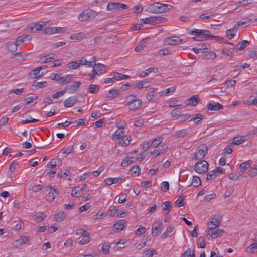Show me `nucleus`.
Instances as JSON below:
<instances>
[{
    "instance_id": "2f4dec72",
    "label": "nucleus",
    "mask_w": 257,
    "mask_h": 257,
    "mask_svg": "<svg viewBox=\"0 0 257 257\" xmlns=\"http://www.w3.org/2000/svg\"><path fill=\"white\" fill-rule=\"evenodd\" d=\"M99 246H101V250L104 254H109V249L111 247V245L109 242H106L101 244Z\"/></svg>"
},
{
    "instance_id": "9d476101",
    "label": "nucleus",
    "mask_w": 257,
    "mask_h": 257,
    "mask_svg": "<svg viewBox=\"0 0 257 257\" xmlns=\"http://www.w3.org/2000/svg\"><path fill=\"white\" fill-rule=\"evenodd\" d=\"M46 190L47 191L49 192L46 196V199L50 202L53 201L55 198L56 195L55 194H59V192L56 189L51 186H47Z\"/></svg>"
},
{
    "instance_id": "79ce46f5",
    "label": "nucleus",
    "mask_w": 257,
    "mask_h": 257,
    "mask_svg": "<svg viewBox=\"0 0 257 257\" xmlns=\"http://www.w3.org/2000/svg\"><path fill=\"white\" fill-rule=\"evenodd\" d=\"M163 205L164 207L163 208V210L164 211H166V214H168L172 209V206L170 204V202L168 201H166L164 202Z\"/></svg>"
},
{
    "instance_id": "aec40b11",
    "label": "nucleus",
    "mask_w": 257,
    "mask_h": 257,
    "mask_svg": "<svg viewBox=\"0 0 257 257\" xmlns=\"http://www.w3.org/2000/svg\"><path fill=\"white\" fill-rule=\"evenodd\" d=\"M122 178L120 177H117L115 178L109 177L104 180L105 183L107 185L110 186L113 184L118 183L119 181H121Z\"/></svg>"
},
{
    "instance_id": "338daca9",
    "label": "nucleus",
    "mask_w": 257,
    "mask_h": 257,
    "mask_svg": "<svg viewBox=\"0 0 257 257\" xmlns=\"http://www.w3.org/2000/svg\"><path fill=\"white\" fill-rule=\"evenodd\" d=\"M236 81L235 80H227L225 82L226 85V88H228L230 87H234L235 85Z\"/></svg>"
},
{
    "instance_id": "ea45409f",
    "label": "nucleus",
    "mask_w": 257,
    "mask_h": 257,
    "mask_svg": "<svg viewBox=\"0 0 257 257\" xmlns=\"http://www.w3.org/2000/svg\"><path fill=\"white\" fill-rule=\"evenodd\" d=\"M157 251L153 248L149 249L144 252L143 255L145 257H152L154 254H157Z\"/></svg>"
},
{
    "instance_id": "0eeeda50",
    "label": "nucleus",
    "mask_w": 257,
    "mask_h": 257,
    "mask_svg": "<svg viewBox=\"0 0 257 257\" xmlns=\"http://www.w3.org/2000/svg\"><path fill=\"white\" fill-rule=\"evenodd\" d=\"M97 13L92 10H84L82 11L78 16V19L81 22H85L90 18H95Z\"/></svg>"
},
{
    "instance_id": "cd10ccee",
    "label": "nucleus",
    "mask_w": 257,
    "mask_h": 257,
    "mask_svg": "<svg viewBox=\"0 0 257 257\" xmlns=\"http://www.w3.org/2000/svg\"><path fill=\"white\" fill-rule=\"evenodd\" d=\"M47 25V22H43L42 24H40L39 23H35L34 24L33 27H30V31L34 32V29H35L36 31H39L42 30V29L44 27V26H46Z\"/></svg>"
},
{
    "instance_id": "a878e982",
    "label": "nucleus",
    "mask_w": 257,
    "mask_h": 257,
    "mask_svg": "<svg viewBox=\"0 0 257 257\" xmlns=\"http://www.w3.org/2000/svg\"><path fill=\"white\" fill-rule=\"evenodd\" d=\"M43 67H46V66H40L37 68L36 69H34L30 73V76L31 78H37L40 76L39 73L40 71L43 68Z\"/></svg>"
},
{
    "instance_id": "f257e3e1",
    "label": "nucleus",
    "mask_w": 257,
    "mask_h": 257,
    "mask_svg": "<svg viewBox=\"0 0 257 257\" xmlns=\"http://www.w3.org/2000/svg\"><path fill=\"white\" fill-rule=\"evenodd\" d=\"M173 6L159 2L154 3L150 4L148 7L147 10L152 13H162L171 10Z\"/></svg>"
},
{
    "instance_id": "39448f33",
    "label": "nucleus",
    "mask_w": 257,
    "mask_h": 257,
    "mask_svg": "<svg viewBox=\"0 0 257 257\" xmlns=\"http://www.w3.org/2000/svg\"><path fill=\"white\" fill-rule=\"evenodd\" d=\"M166 18L160 16L149 17L140 19V22L144 24L154 25L166 21Z\"/></svg>"
},
{
    "instance_id": "1a4fd4ad",
    "label": "nucleus",
    "mask_w": 257,
    "mask_h": 257,
    "mask_svg": "<svg viewBox=\"0 0 257 257\" xmlns=\"http://www.w3.org/2000/svg\"><path fill=\"white\" fill-rule=\"evenodd\" d=\"M67 30V28L66 27H46L44 30V33L45 34L52 35L57 33H64Z\"/></svg>"
},
{
    "instance_id": "7c9ffc66",
    "label": "nucleus",
    "mask_w": 257,
    "mask_h": 257,
    "mask_svg": "<svg viewBox=\"0 0 257 257\" xmlns=\"http://www.w3.org/2000/svg\"><path fill=\"white\" fill-rule=\"evenodd\" d=\"M6 46L10 51L11 52L16 51L17 50L18 45L15 41H10L6 43Z\"/></svg>"
},
{
    "instance_id": "393cba45",
    "label": "nucleus",
    "mask_w": 257,
    "mask_h": 257,
    "mask_svg": "<svg viewBox=\"0 0 257 257\" xmlns=\"http://www.w3.org/2000/svg\"><path fill=\"white\" fill-rule=\"evenodd\" d=\"M149 39V38H146L145 39H143L141 41L139 42L138 44L135 48V50L136 52H140L145 47L147 41Z\"/></svg>"
},
{
    "instance_id": "a211bd4d",
    "label": "nucleus",
    "mask_w": 257,
    "mask_h": 257,
    "mask_svg": "<svg viewBox=\"0 0 257 257\" xmlns=\"http://www.w3.org/2000/svg\"><path fill=\"white\" fill-rule=\"evenodd\" d=\"M157 148H158L157 149H155L153 151L151 152V155H154L155 156H158L161 153L164 152L168 148V146L166 144H163Z\"/></svg>"
},
{
    "instance_id": "680f3d73",
    "label": "nucleus",
    "mask_w": 257,
    "mask_h": 257,
    "mask_svg": "<svg viewBox=\"0 0 257 257\" xmlns=\"http://www.w3.org/2000/svg\"><path fill=\"white\" fill-rule=\"evenodd\" d=\"M73 146H68V147L63 148L61 151L63 154L68 155L70 154L73 151Z\"/></svg>"
},
{
    "instance_id": "0e129e2a",
    "label": "nucleus",
    "mask_w": 257,
    "mask_h": 257,
    "mask_svg": "<svg viewBox=\"0 0 257 257\" xmlns=\"http://www.w3.org/2000/svg\"><path fill=\"white\" fill-rule=\"evenodd\" d=\"M33 85L36 87H39L40 88L45 87L47 85L46 81H42V82H36L34 81L33 83Z\"/></svg>"
},
{
    "instance_id": "f3484780",
    "label": "nucleus",
    "mask_w": 257,
    "mask_h": 257,
    "mask_svg": "<svg viewBox=\"0 0 257 257\" xmlns=\"http://www.w3.org/2000/svg\"><path fill=\"white\" fill-rule=\"evenodd\" d=\"M157 88H151L148 90V93L146 94V98L149 101H153L156 95Z\"/></svg>"
},
{
    "instance_id": "412c9836",
    "label": "nucleus",
    "mask_w": 257,
    "mask_h": 257,
    "mask_svg": "<svg viewBox=\"0 0 257 257\" xmlns=\"http://www.w3.org/2000/svg\"><path fill=\"white\" fill-rule=\"evenodd\" d=\"M158 72V70L157 68H150L145 70L144 71H142L140 72L139 76L141 77H147L150 73H157Z\"/></svg>"
},
{
    "instance_id": "052dcab7",
    "label": "nucleus",
    "mask_w": 257,
    "mask_h": 257,
    "mask_svg": "<svg viewBox=\"0 0 257 257\" xmlns=\"http://www.w3.org/2000/svg\"><path fill=\"white\" fill-rule=\"evenodd\" d=\"M176 89V87H174V86L170 87L169 88H167V89H166L165 92V96H168L170 94H172L174 93L175 92Z\"/></svg>"
},
{
    "instance_id": "13d9d810",
    "label": "nucleus",
    "mask_w": 257,
    "mask_h": 257,
    "mask_svg": "<svg viewBox=\"0 0 257 257\" xmlns=\"http://www.w3.org/2000/svg\"><path fill=\"white\" fill-rule=\"evenodd\" d=\"M216 176H216L215 173L214 172V171H211L208 173L207 177H206V180L207 181L211 180L212 179H215Z\"/></svg>"
},
{
    "instance_id": "58836bf2",
    "label": "nucleus",
    "mask_w": 257,
    "mask_h": 257,
    "mask_svg": "<svg viewBox=\"0 0 257 257\" xmlns=\"http://www.w3.org/2000/svg\"><path fill=\"white\" fill-rule=\"evenodd\" d=\"M85 37L84 33L80 32L72 35L70 37V39L72 40H81Z\"/></svg>"
},
{
    "instance_id": "bb28decb",
    "label": "nucleus",
    "mask_w": 257,
    "mask_h": 257,
    "mask_svg": "<svg viewBox=\"0 0 257 257\" xmlns=\"http://www.w3.org/2000/svg\"><path fill=\"white\" fill-rule=\"evenodd\" d=\"M238 28L237 27H234L232 29L227 30L226 32V36L230 39L233 38Z\"/></svg>"
},
{
    "instance_id": "6e6d98bb",
    "label": "nucleus",
    "mask_w": 257,
    "mask_h": 257,
    "mask_svg": "<svg viewBox=\"0 0 257 257\" xmlns=\"http://www.w3.org/2000/svg\"><path fill=\"white\" fill-rule=\"evenodd\" d=\"M181 257H195V254L194 252L192 253V251L190 249H188L182 254Z\"/></svg>"
},
{
    "instance_id": "6e6552de",
    "label": "nucleus",
    "mask_w": 257,
    "mask_h": 257,
    "mask_svg": "<svg viewBox=\"0 0 257 257\" xmlns=\"http://www.w3.org/2000/svg\"><path fill=\"white\" fill-rule=\"evenodd\" d=\"M224 233V230L223 229L208 228V230L206 231V236L208 238L211 237L215 239L223 235Z\"/></svg>"
},
{
    "instance_id": "b1692460",
    "label": "nucleus",
    "mask_w": 257,
    "mask_h": 257,
    "mask_svg": "<svg viewBox=\"0 0 257 257\" xmlns=\"http://www.w3.org/2000/svg\"><path fill=\"white\" fill-rule=\"evenodd\" d=\"M126 224V222L125 220H121L113 225L114 229L117 231H121L123 230L125 225Z\"/></svg>"
},
{
    "instance_id": "37998d69",
    "label": "nucleus",
    "mask_w": 257,
    "mask_h": 257,
    "mask_svg": "<svg viewBox=\"0 0 257 257\" xmlns=\"http://www.w3.org/2000/svg\"><path fill=\"white\" fill-rule=\"evenodd\" d=\"M187 134V130L186 128H183L180 130L176 131L175 133V135L179 138L184 137Z\"/></svg>"
},
{
    "instance_id": "864d4df0",
    "label": "nucleus",
    "mask_w": 257,
    "mask_h": 257,
    "mask_svg": "<svg viewBox=\"0 0 257 257\" xmlns=\"http://www.w3.org/2000/svg\"><path fill=\"white\" fill-rule=\"evenodd\" d=\"M131 174L134 176H138L140 174V167L138 165H136L133 167L131 170Z\"/></svg>"
},
{
    "instance_id": "473e14b6",
    "label": "nucleus",
    "mask_w": 257,
    "mask_h": 257,
    "mask_svg": "<svg viewBox=\"0 0 257 257\" xmlns=\"http://www.w3.org/2000/svg\"><path fill=\"white\" fill-rule=\"evenodd\" d=\"M111 75H113V78L117 80H125L130 77L129 76L127 75H124L119 73H112L111 74Z\"/></svg>"
},
{
    "instance_id": "e2e57ef3",
    "label": "nucleus",
    "mask_w": 257,
    "mask_h": 257,
    "mask_svg": "<svg viewBox=\"0 0 257 257\" xmlns=\"http://www.w3.org/2000/svg\"><path fill=\"white\" fill-rule=\"evenodd\" d=\"M141 186L143 188H150L152 186V181L150 180L143 181L141 183Z\"/></svg>"
},
{
    "instance_id": "c756f323",
    "label": "nucleus",
    "mask_w": 257,
    "mask_h": 257,
    "mask_svg": "<svg viewBox=\"0 0 257 257\" xmlns=\"http://www.w3.org/2000/svg\"><path fill=\"white\" fill-rule=\"evenodd\" d=\"M67 217V214L64 212H60L54 215L55 219L58 222L63 221Z\"/></svg>"
},
{
    "instance_id": "09e8293b",
    "label": "nucleus",
    "mask_w": 257,
    "mask_h": 257,
    "mask_svg": "<svg viewBox=\"0 0 257 257\" xmlns=\"http://www.w3.org/2000/svg\"><path fill=\"white\" fill-rule=\"evenodd\" d=\"M145 232V228L142 225H140L139 228L135 231V234L137 236H140L144 234Z\"/></svg>"
},
{
    "instance_id": "c03bdc74",
    "label": "nucleus",
    "mask_w": 257,
    "mask_h": 257,
    "mask_svg": "<svg viewBox=\"0 0 257 257\" xmlns=\"http://www.w3.org/2000/svg\"><path fill=\"white\" fill-rule=\"evenodd\" d=\"M201 180L198 176H194L192 179V185L195 187H197L201 185Z\"/></svg>"
},
{
    "instance_id": "4d7b16f0",
    "label": "nucleus",
    "mask_w": 257,
    "mask_h": 257,
    "mask_svg": "<svg viewBox=\"0 0 257 257\" xmlns=\"http://www.w3.org/2000/svg\"><path fill=\"white\" fill-rule=\"evenodd\" d=\"M70 75H67L66 76H65L64 77H59V79L57 80V81L61 80V84H64L68 82L70 79Z\"/></svg>"
},
{
    "instance_id": "5fc2aeb1",
    "label": "nucleus",
    "mask_w": 257,
    "mask_h": 257,
    "mask_svg": "<svg viewBox=\"0 0 257 257\" xmlns=\"http://www.w3.org/2000/svg\"><path fill=\"white\" fill-rule=\"evenodd\" d=\"M131 136H124L122 138V141L121 142V144L124 146H127L131 142Z\"/></svg>"
},
{
    "instance_id": "7ed1b4c3",
    "label": "nucleus",
    "mask_w": 257,
    "mask_h": 257,
    "mask_svg": "<svg viewBox=\"0 0 257 257\" xmlns=\"http://www.w3.org/2000/svg\"><path fill=\"white\" fill-rule=\"evenodd\" d=\"M210 32L208 30L195 29L190 32L192 35L195 36L193 39L196 41H203L210 39Z\"/></svg>"
},
{
    "instance_id": "20e7f679",
    "label": "nucleus",
    "mask_w": 257,
    "mask_h": 257,
    "mask_svg": "<svg viewBox=\"0 0 257 257\" xmlns=\"http://www.w3.org/2000/svg\"><path fill=\"white\" fill-rule=\"evenodd\" d=\"M208 147L206 145H199L196 149L195 153L192 154V158L195 160H202L208 153Z\"/></svg>"
},
{
    "instance_id": "c9c22d12",
    "label": "nucleus",
    "mask_w": 257,
    "mask_h": 257,
    "mask_svg": "<svg viewBox=\"0 0 257 257\" xmlns=\"http://www.w3.org/2000/svg\"><path fill=\"white\" fill-rule=\"evenodd\" d=\"M100 90V86L98 85L91 84L88 88V92L90 93H96Z\"/></svg>"
},
{
    "instance_id": "4be33fe9",
    "label": "nucleus",
    "mask_w": 257,
    "mask_h": 257,
    "mask_svg": "<svg viewBox=\"0 0 257 257\" xmlns=\"http://www.w3.org/2000/svg\"><path fill=\"white\" fill-rule=\"evenodd\" d=\"M30 240V239L26 236H22L19 239L16 240L14 242V246L18 247L22 245Z\"/></svg>"
},
{
    "instance_id": "72a5a7b5",
    "label": "nucleus",
    "mask_w": 257,
    "mask_h": 257,
    "mask_svg": "<svg viewBox=\"0 0 257 257\" xmlns=\"http://www.w3.org/2000/svg\"><path fill=\"white\" fill-rule=\"evenodd\" d=\"M164 138L162 136H158L154 139L151 145L155 148H157L159 144L162 143Z\"/></svg>"
},
{
    "instance_id": "6ab92c4d",
    "label": "nucleus",
    "mask_w": 257,
    "mask_h": 257,
    "mask_svg": "<svg viewBox=\"0 0 257 257\" xmlns=\"http://www.w3.org/2000/svg\"><path fill=\"white\" fill-rule=\"evenodd\" d=\"M136 153V151L134 152H131L128 154L125 159H123L121 163V165L123 167L127 166L130 163L134 162V161H131V159H133V155Z\"/></svg>"
},
{
    "instance_id": "3c124183",
    "label": "nucleus",
    "mask_w": 257,
    "mask_h": 257,
    "mask_svg": "<svg viewBox=\"0 0 257 257\" xmlns=\"http://www.w3.org/2000/svg\"><path fill=\"white\" fill-rule=\"evenodd\" d=\"M174 227L172 226H169L166 229V230L165 231V232L163 234L162 236V238H165L166 237H167L169 235V234L171 233L173 230H174Z\"/></svg>"
},
{
    "instance_id": "de8ad7c7",
    "label": "nucleus",
    "mask_w": 257,
    "mask_h": 257,
    "mask_svg": "<svg viewBox=\"0 0 257 257\" xmlns=\"http://www.w3.org/2000/svg\"><path fill=\"white\" fill-rule=\"evenodd\" d=\"M248 174L249 176L252 177L257 174V165H255L253 167H251L248 170Z\"/></svg>"
},
{
    "instance_id": "e433bc0d",
    "label": "nucleus",
    "mask_w": 257,
    "mask_h": 257,
    "mask_svg": "<svg viewBox=\"0 0 257 257\" xmlns=\"http://www.w3.org/2000/svg\"><path fill=\"white\" fill-rule=\"evenodd\" d=\"M189 104L193 106H195L197 105L199 101H198V95H195L192 96L189 99Z\"/></svg>"
},
{
    "instance_id": "4c0bfd02",
    "label": "nucleus",
    "mask_w": 257,
    "mask_h": 257,
    "mask_svg": "<svg viewBox=\"0 0 257 257\" xmlns=\"http://www.w3.org/2000/svg\"><path fill=\"white\" fill-rule=\"evenodd\" d=\"M245 140V136H236L234 138L233 143L235 145H240L244 142Z\"/></svg>"
},
{
    "instance_id": "49530a36",
    "label": "nucleus",
    "mask_w": 257,
    "mask_h": 257,
    "mask_svg": "<svg viewBox=\"0 0 257 257\" xmlns=\"http://www.w3.org/2000/svg\"><path fill=\"white\" fill-rule=\"evenodd\" d=\"M79 187H74L73 188L71 192V195L74 197H78L79 196L81 195V191L80 190H78Z\"/></svg>"
},
{
    "instance_id": "ddd939ff",
    "label": "nucleus",
    "mask_w": 257,
    "mask_h": 257,
    "mask_svg": "<svg viewBox=\"0 0 257 257\" xmlns=\"http://www.w3.org/2000/svg\"><path fill=\"white\" fill-rule=\"evenodd\" d=\"M221 223V221L218 216H214L207 224L208 228L215 229Z\"/></svg>"
},
{
    "instance_id": "a18cd8bd",
    "label": "nucleus",
    "mask_w": 257,
    "mask_h": 257,
    "mask_svg": "<svg viewBox=\"0 0 257 257\" xmlns=\"http://www.w3.org/2000/svg\"><path fill=\"white\" fill-rule=\"evenodd\" d=\"M257 249V243L250 245L246 248V251L250 253H253Z\"/></svg>"
},
{
    "instance_id": "774afa93",
    "label": "nucleus",
    "mask_w": 257,
    "mask_h": 257,
    "mask_svg": "<svg viewBox=\"0 0 257 257\" xmlns=\"http://www.w3.org/2000/svg\"><path fill=\"white\" fill-rule=\"evenodd\" d=\"M105 216L104 212L98 211L95 216V220H100Z\"/></svg>"
},
{
    "instance_id": "f03ea898",
    "label": "nucleus",
    "mask_w": 257,
    "mask_h": 257,
    "mask_svg": "<svg viewBox=\"0 0 257 257\" xmlns=\"http://www.w3.org/2000/svg\"><path fill=\"white\" fill-rule=\"evenodd\" d=\"M142 101L137 99L136 95L131 94L125 98V103L131 111H135L142 107Z\"/></svg>"
},
{
    "instance_id": "69168bd1",
    "label": "nucleus",
    "mask_w": 257,
    "mask_h": 257,
    "mask_svg": "<svg viewBox=\"0 0 257 257\" xmlns=\"http://www.w3.org/2000/svg\"><path fill=\"white\" fill-rule=\"evenodd\" d=\"M115 8L117 10L124 9H127L128 6L120 3H115Z\"/></svg>"
},
{
    "instance_id": "f8f14e48",
    "label": "nucleus",
    "mask_w": 257,
    "mask_h": 257,
    "mask_svg": "<svg viewBox=\"0 0 257 257\" xmlns=\"http://www.w3.org/2000/svg\"><path fill=\"white\" fill-rule=\"evenodd\" d=\"M183 40L178 36H172L167 38L165 39V42L169 45H174L177 44H179Z\"/></svg>"
},
{
    "instance_id": "423d86ee",
    "label": "nucleus",
    "mask_w": 257,
    "mask_h": 257,
    "mask_svg": "<svg viewBox=\"0 0 257 257\" xmlns=\"http://www.w3.org/2000/svg\"><path fill=\"white\" fill-rule=\"evenodd\" d=\"M209 164L205 160H200L194 167V170L199 174H205L208 170Z\"/></svg>"
},
{
    "instance_id": "f704fd0d",
    "label": "nucleus",
    "mask_w": 257,
    "mask_h": 257,
    "mask_svg": "<svg viewBox=\"0 0 257 257\" xmlns=\"http://www.w3.org/2000/svg\"><path fill=\"white\" fill-rule=\"evenodd\" d=\"M113 138L116 139H119L121 138H123L124 136V132L122 128H119L113 133Z\"/></svg>"
},
{
    "instance_id": "8fccbe9b",
    "label": "nucleus",
    "mask_w": 257,
    "mask_h": 257,
    "mask_svg": "<svg viewBox=\"0 0 257 257\" xmlns=\"http://www.w3.org/2000/svg\"><path fill=\"white\" fill-rule=\"evenodd\" d=\"M251 166V161L248 160L244 162L240 165V168L243 170V171L246 170L248 168L250 167Z\"/></svg>"
},
{
    "instance_id": "5701e85b",
    "label": "nucleus",
    "mask_w": 257,
    "mask_h": 257,
    "mask_svg": "<svg viewBox=\"0 0 257 257\" xmlns=\"http://www.w3.org/2000/svg\"><path fill=\"white\" fill-rule=\"evenodd\" d=\"M249 41L247 40H243L237 45L234 46L233 47V50L235 51L242 50L246 47V44H249Z\"/></svg>"
},
{
    "instance_id": "bf43d9fd",
    "label": "nucleus",
    "mask_w": 257,
    "mask_h": 257,
    "mask_svg": "<svg viewBox=\"0 0 257 257\" xmlns=\"http://www.w3.org/2000/svg\"><path fill=\"white\" fill-rule=\"evenodd\" d=\"M185 196H180L179 197L178 199L176 201L175 204L178 207H181L184 206L183 201L185 198Z\"/></svg>"
},
{
    "instance_id": "9b49d317",
    "label": "nucleus",
    "mask_w": 257,
    "mask_h": 257,
    "mask_svg": "<svg viewBox=\"0 0 257 257\" xmlns=\"http://www.w3.org/2000/svg\"><path fill=\"white\" fill-rule=\"evenodd\" d=\"M107 66L101 63H97L93 66L92 72H95L97 75H101L106 72Z\"/></svg>"
},
{
    "instance_id": "dca6fc26",
    "label": "nucleus",
    "mask_w": 257,
    "mask_h": 257,
    "mask_svg": "<svg viewBox=\"0 0 257 257\" xmlns=\"http://www.w3.org/2000/svg\"><path fill=\"white\" fill-rule=\"evenodd\" d=\"M207 109L210 111H217L223 108V106L219 103L212 102L207 105Z\"/></svg>"
},
{
    "instance_id": "603ef678",
    "label": "nucleus",
    "mask_w": 257,
    "mask_h": 257,
    "mask_svg": "<svg viewBox=\"0 0 257 257\" xmlns=\"http://www.w3.org/2000/svg\"><path fill=\"white\" fill-rule=\"evenodd\" d=\"M82 238L80 240L79 243L80 244H85L90 242V237L89 236V234H86L83 236H82Z\"/></svg>"
},
{
    "instance_id": "c85d7f7f",
    "label": "nucleus",
    "mask_w": 257,
    "mask_h": 257,
    "mask_svg": "<svg viewBox=\"0 0 257 257\" xmlns=\"http://www.w3.org/2000/svg\"><path fill=\"white\" fill-rule=\"evenodd\" d=\"M119 91L117 89H111L108 91L106 97L110 99L115 98L119 94Z\"/></svg>"
},
{
    "instance_id": "2eb2a0df",
    "label": "nucleus",
    "mask_w": 257,
    "mask_h": 257,
    "mask_svg": "<svg viewBox=\"0 0 257 257\" xmlns=\"http://www.w3.org/2000/svg\"><path fill=\"white\" fill-rule=\"evenodd\" d=\"M78 101L76 96L70 97L67 98L64 102V105L65 107L69 108L74 105Z\"/></svg>"
},
{
    "instance_id": "4468645a",
    "label": "nucleus",
    "mask_w": 257,
    "mask_h": 257,
    "mask_svg": "<svg viewBox=\"0 0 257 257\" xmlns=\"http://www.w3.org/2000/svg\"><path fill=\"white\" fill-rule=\"evenodd\" d=\"M81 82L75 81L72 85H67L65 87V90H67L69 93H74L79 88L81 85Z\"/></svg>"
},
{
    "instance_id": "a19ab883",
    "label": "nucleus",
    "mask_w": 257,
    "mask_h": 257,
    "mask_svg": "<svg viewBox=\"0 0 257 257\" xmlns=\"http://www.w3.org/2000/svg\"><path fill=\"white\" fill-rule=\"evenodd\" d=\"M198 248H204L205 247V239L203 237H199L197 241Z\"/></svg>"
}]
</instances>
